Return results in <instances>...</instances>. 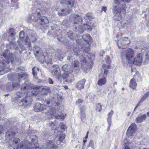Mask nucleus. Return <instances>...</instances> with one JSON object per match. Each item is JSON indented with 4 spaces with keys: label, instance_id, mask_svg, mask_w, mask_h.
<instances>
[{
    "label": "nucleus",
    "instance_id": "nucleus-1",
    "mask_svg": "<svg viewBox=\"0 0 149 149\" xmlns=\"http://www.w3.org/2000/svg\"><path fill=\"white\" fill-rule=\"evenodd\" d=\"M73 17L75 19V22L74 24H75L74 27V30L75 32H78L82 34L84 32V31L87 29L88 31H91L93 29V24L91 21V19H92V14L91 13H88L86 14L84 18L86 20H89V21H86V23H84L83 26H81L79 24H81L82 19L81 17L78 15L74 14Z\"/></svg>",
    "mask_w": 149,
    "mask_h": 149
},
{
    "label": "nucleus",
    "instance_id": "nucleus-2",
    "mask_svg": "<svg viewBox=\"0 0 149 149\" xmlns=\"http://www.w3.org/2000/svg\"><path fill=\"white\" fill-rule=\"evenodd\" d=\"M29 80L27 79L23 84L22 86L21 87V90L24 91V93H20V92H17V95L18 98H20L25 94L26 93L28 94L27 92L31 88H33V89H39L40 88V86H34L31 84L29 81ZM32 97L30 96L26 95L25 97L21 100V101L19 102L20 104H22L25 107H29L32 103Z\"/></svg>",
    "mask_w": 149,
    "mask_h": 149
},
{
    "label": "nucleus",
    "instance_id": "nucleus-3",
    "mask_svg": "<svg viewBox=\"0 0 149 149\" xmlns=\"http://www.w3.org/2000/svg\"><path fill=\"white\" fill-rule=\"evenodd\" d=\"M30 144L28 141H25L20 143L16 146L14 148L10 146L11 149H54L56 147L54 142L52 140H47L45 144H44L41 146V148H39L38 144L36 146L34 145L33 149L30 148Z\"/></svg>",
    "mask_w": 149,
    "mask_h": 149
},
{
    "label": "nucleus",
    "instance_id": "nucleus-4",
    "mask_svg": "<svg viewBox=\"0 0 149 149\" xmlns=\"http://www.w3.org/2000/svg\"><path fill=\"white\" fill-rule=\"evenodd\" d=\"M3 56L6 60H4L1 63L0 62V75L7 73L10 70L8 64L10 61L13 64L15 62L13 55L9 54L8 49L5 50Z\"/></svg>",
    "mask_w": 149,
    "mask_h": 149
},
{
    "label": "nucleus",
    "instance_id": "nucleus-5",
    "mask_svg": "<svg viewBox=\"0 0 149 149\" xmlns=\"http://www.w3.org/2000/svg\"><path fill=\"white\" fill-rule=\"evenodd\" d=\"M130 0H114V2L115 4H118V6H114L113 8V11L115 14L113 17L114 19L120 21L122 18V14H124L126 9V4L125 3L121 4L120 1L123 2L128 3Z\"/></svg>",
    "mask_w": 149,
    "mask_h": 149
},
{
    "label": "nucleus",
    "instance_id": "nucleus-6",
    "mask_svg": "<svg viewBox=\"0 0 149 149\" xmlns=\"http://www.w3.org/2000/svg\"><path fill=\"white\" fill-rule=\"evenodd\" d=\"M41 12L40 9H36L28 19V21L29 22H37L41 25L47 24L49 22L48 20L47 17L41 16Z\"/></svg>",
    "mask_w": 149,
    "mask_h": 149
},
{
    "label": "nucleus",
    "instance_id": "nucleus-7",
    "mask_svg": "<svg viewBox=\"0 0 149 149\" xmlns=\"http://www.w3.org/2000/svg\"><path fill=\"white\" fill-rule=\"evenodd\" d=\"M80 49V48L75 47L73 49V51L74 55L76 56H78L79 57V60L81 64V68L83 69L85 72L87 73L91 68V65L86 62V57L85 55H80L81 54L80 52H81Z\"/></svg>",
    "mask_w": 149,
    "mask_h": 149
},
{
    "label": "nucleus",
    "instance_id": "nucleus-8",
    "mask_svg": "<svg viewBox=\"0 0 149 149\" xmlns=\"http://www.w3.org/2000/svg\"><path fill=\"white\" fill-rule=\"evenodd\" d=\"M134 55V51L130 48L123 50L121 53L122 58L123 59H126L130 63L133 62L132 59Z\"/></svg>",
    "mask_w": 149,
    "mask_h": 149
},
{
    "label": "nucleus",
    "instance_id": "nucleus-9",
    "mask_svg": "<svg viewBox=\"0 0 149 149\" xmlns=\"http://www.w3.org/2000/svg\"><path fill=\"white\" fill-rule=\"evenodd\" d=\"M6 133V138L9 143L13 140V143L17 144L20 141V139L19 138H13L15 134V132L11 129H8Z\"/></svg>",
    "mask_w": 149,
    "mask_h": 149
},
{
    "label": "nucleus",
    "instance_id": "nucleus-10",
    "mask_svg": "<svg viewBox=\"0 0 149 149\" xmlns=\"http://www.w3.org/2000/svg\"><path fill=\"white\" fill-rule=\"evenodd\" d=\"M130 40L127 37L122 38L117 41V44L120 49L125 48L130 43Z\"/></svg>",
    "mask_w": 149,
    "mask_h": 149
},
{
    "label": "nucleus",
    "instance_id": "nucleus-11",
    "mask_svg": "<svg viewBox=\"0 0 149 149\" xmlns=\"http://www.w3.org/2000/svg\"><path fill=\"white\" fill-rule=\"evenodd\" d=\"M29 32L30 33L29 36L26 37V38L25 39V42L26 45H28L30 48L31 47V42H34L36 40V36L35 33L33 31Z\"/></svg>",
    "mask_w": 149,
    "mask_h": 149
},
{
    "label": "nucleus",
    "instance_id": "nucleus-12",
    "mask_svg": "<svg viewBox=\"0 0 149 149\" xmlns=\"http://www.w3.org/2000/svg\"><path fill=\"white\" fill-rule=\"evenodd\" d=\"M82 38L84 41L86 42V43L87 44V47L84 49V46H81V49L84 52L86 53L90 51V49L89 48V42L91 40V38L89 34H86V35H83L82 36Z\"/></svg>",
    "mask_w": 149,
    "mask_h": 149
},
{
    "label": "nucleus",
    "instance_id": "nucleus-13",
    "mask_svg": "<svg viewBox=\"0 0 149 149\" xmlns=\"http://www.w3.org/2000/svg\"><path fill=\"white\" fill-rule=\"evenodd\" d=\"M52 68L50 70L53 77L59 80L60 73L58 72V70L59 69L58 65H54Z\"/></svg>",
    "mask_w": 149,
    "mask_h": 149
},
{
    "label": "nucleus",
    "instance_id": "nucleus-14",
    "mask_svg": "<svg viewBox=\"0 0 149 149\" xmlns=\"http://www.w3.org/2000/svg\"><path fill=\"white\" fill-rule=\"evenodd\" d=\"M136 125L134 123H133L128 127L127 132V135L129 137L133 136L135 133Z\"/></svg>",
    "mask_w": 149,
    "mask_h": 149
},
{
    "label": "nucleus",
    "instance_id": "nucleus-15",
    "mask_svg": "<svg viewBox=\"0 0 149 149\" xmlns=\"http://www.w3.org/2000/svg\"><path fill=\"white\" fill-rule=\"evenodd\" d=\"M142 60V54H139L135 58H133L132 59L133 62H132L130 63L140 65L141 64Z\"/></svg>",
    "mask_w": 149,
    "mask_h": 149
},
{
    "label": "nucleus",
    "instance_id": "nucleus-16",
    "mask_svg": "<svg viewBox=\"0 0 149 149\" xmlns=\"http://www.w3.org/2000/svg\"><path fill=\"white\" fill-rule=\"evenodd\" d=\"M33 108L35 111H42L47 108V106L44 104H41L39 103H37L34 105Z\"/></svg>",
    "mask_w": 149,
    "mask_h": 149
},
{
    "label": "nucleus",
    "instance_id": "nucleus-17",
    "mask_svg": "<svg viewBox=\"0 0 149 149\" xmlns=\"http://www.w3.org/2000/svg\"><path fill=\"white\" fill-rule=\"evenodd\" d=\"M67 3V4L68 8L67 9L68 13H70L72 11V8L74 6V0H66Z\"/></svg>",
    "mask_w": 149,
    "mask_h": 149
},
{
    "label": "nucleus",
    "instance_id": "nucleus-18",
    "mask_svg": "<svg viewBox=\"0 0 149 149\" xmlns=\"http://www.w3.org/2000/svg\"><path fill=\"white\" fill-rule=\"evenodd\" d=\"M15 30L13 29L12 28L9 29L8 36V40L9 41L12 42L14 40V35L15 34Z\"/></svg>",
    "mask_w": 149,
    "mask_h": 149
},
{
    "label": "nucleus",
    "instance_id": "nucleus-19",
    "mask_svg": "<svg viewBox=\"0 0 149 149\" xmlns=\"http://www.w3.org/2000/svg\"><path fill=\"white\" fill-rule=\"evenodd\" d=\"M86 80L83 79L79 81L76 84V87L78 89H81L84 88Z\"/></svg>",
    "mask_w": 149,
    "mask_h": 149
},
{
    "label": "nucleus",
    "instance_id": "nucleus-20",
    "mask_svg": "<svg viewBox=\"0 0 149 149\" xmlns=\"http://www.w3.org/2000/svg\"><path fill=\"white\" fill-rule=\"evenodd\" d=\"M113 113V110H111L110 112L108 113V118H107V121H108V123L109 125L108 128L109 129L111 125V117L112 116V115Z\"/></svg>",
    "mask_w": 149,
    "mask_h": 149
},
{
    "label": "nucleus",
    "instance_id": "nucleus-21",
    "mask_svg": "<svg viewBox=\"0 0 149 149\" xmlns=\"http://www.w3.org/2000/svg\"><path fill=\"white\" fill-rule=\"evenodd\" d=\"M56 57L55 58L58 59L59 60L62 61L63 58V55L61 51H59L56 52L55 54Z\"/></svg>",
    "mask_w": 149,
    "mask_h": 149
},
{
    "label": "nucleus",
    "instance_id": "nucleus-22",
    "mask_svg": "<svg viewBox=\"0 0 149 149\" xmlns=\"http://www.w3.org/2000/svg\"><path fill=\"white\" fill-rule=\"evenodd\" d=\"M146 118V115L145 114L139 116L136 118V121L138 123H141Z\"/></svg>",
    "mask_w": 149,
    "mask_h": 149
},
{
    "label": "nucleus",
    "instance_id": "nucleus-23",
    "mask_svg": "<svg viewBox=\"0 0 149 149\" xmlns=\"http://www.w3.org/2000/svg\"><path fill=\"white\" fill-rule=\"evenodd\" d=\"M137 86L136 83L134 78L132 79L130 81L129 86L133 89H135Z\"/></svg>",
    "mask_w": 149,
    "mask_h": 149
},
{
    "label": "nucleus",
    "instance_id": "nucleus-24",
    "mask_svg": "<svg viewBox=\"0 0 149 149\" xmlns=\"http://www.w3.org/2000/svg\"><path fill=\"white\" fill-rule=\"evenodd\" d=\"M43 58H45V60L43 61L42 63H44L45 62L46 64H51L52 62V58L49 56H47L44 57H43Z\"/></svg>",
    "mask_w": 149,
    "mask_h": 149
},
{
    "label": "nucleus",
    "instance_id": "nucleus-25",
    "mask_svg": "<svg viewBox=\"0 0 149 149\" xmlns=\"http://www.w3.org/2000/svg\"><path fill=\"white\" fill-rule=\"evenodd\" d=\"M106 80L105 78H102L99 79L98 82L97 84L99 86H102L105 84L106 83Z\"/></svg>",
    "mask_w": 149,
    "mask_h": 149
},
{
    "label": "nucleus",
    "instance_id": "nucleus-26",
    "mask_svg": "<svg viewBox=\"0 0 149 149\" xmlns=\"http://www.w3.org/2000/svg\"><path fill=\"white\" fill-rule=\"evenodd\" d=\"M41 49V48L36 45H35L32 48V50L34 52H36L37 54H39Z\"/></svg>",
    "mask_w": 149,
    "mask_h": 149
},
{
    "label": "nucleus",
    "instance_id": "nucleus-27",
    "mask_svg": "<svg viewBox=\"0 0 149 149\" xmlns=\"http://www.w3.org/2000/svg\"><path fill=\"white\" fill-rule=\"evenodd\" d=\"M19 81V82L20 79H26L27 78L28 76L27 74L25 73H23L22 74H18Z\"/></svg>",
    "mask_w": 149,
    "mask_h": 149
},
{
    "label": "nucleus",
    "instance_id": "nucleus-28",
    "mask_svg": "<svg viewBox=\"0 0 149 149\" xmlns=\"http://www.w3.org/2000/svg\"><path fill=\"white\" fill-rule=\"evenodd\" d=\"M14 85L12 82L8 83L6 85V88L8 90L12 91L14 87Z\"/></svg>",
    "mask_w": 149,
    "mask_h": 149
},
{
    "label": "nucleus",
    "instance_id": "nucleus-29",
    "mask_svg": "<svg viewBox=\"0 0 149 149\" xmlns=\"http://www.w3.org/2000/svg\"><path fill=\"white\" fill-rule=\"evenodd\" d=\"M57 137H59V140L60 141H62L65 138V136L62 134L61 132L59 131L57 132Z\"/></svg>",
    "mask_w": 149,
    "mask_h": 149
},
{
    "label": "nucleus",
    "instance_id": "nucleus-30",
    "mask_svg": "<svg viewBox=\"0 0 149 149\" xmlns=\"http://www.w3.org/2000/svg\"><path fill=\"white\" fill-rule=\"evenodd\" d=\"M109 71L108 70L104 69V71L103 73H101L100 75V77H102L106 79L107 77V75L108 74Z\"/></svg>",
    "mask_w": 149,
    "mask_h": 149
},
{
    "label": "nucleus",
    "instance_id": "nucleus-31",
    "mask_svg": "<svg viewBox=\"0 0 149 149\" xmlns=\"http://www.w3.org/2000/svg\"><path fill=\"white\" fill-rule=\"evenodd\" d=\"M42 90L43 92L42 94L43 95H47L49 91V89L48 88L45 87L42 88Z\"/></svg>",
    "mask_w": 149,
    "mask_h": 149
},
{
    "label": "nucleus",
    "instance_id": "nucleus-32",
    "mask_svg": "<svg viewBox=\"0 0 149 149\" xmlns=\"http://www.w3.org/2000/svg\"><path fill=\"white\" fill-rule=\"evenodd\" d=\"M79 62L77 60H74L72 62V65L74 68H78L79 67Z\"/></svg>",
    "mask_w": 149,
    "mask_h": 149
},
{
    "label": "nucleus",
    "instance_id": "nucleus-33",
    "mask_svg": "<svg viewBox=\"0 0 149 149\" xmlns=\"http://www.w3.org/2000/svg\"><path fill=\"white\" fill-rule=\"evenodd\" d=\"M32 74L33 75V79H37V70L36 69L35 67H34L32 68Z\"/></svg>",
    "mask_w": 149,
    "mask_h": 149
},
{
    "label": "nucleus",
    "instance_id": "nucleus-34",
    "mask_svg": "<svg viewBox=\"0 0 149 149\" xmlns=\"http://www.w3.org/2000/svg\"><path fill=\"white\" fill-rule=\"evenodd\" d=\"M86 118V115L84 112V110H83L82 109H81V119L82 121L84 120Z\"/></svg>",
    "mask_w": 149,
    "mask_h": 149
},
{
    "label": "nucleus",
    "instance_id": "nucleus-35",
    "mask_svg": "<svg viewBox=\"0 0 149 149\" xmlns=\"http://www.w3.org/2000/svg\"><path fill=\"white\" fill-rule=\"evenodd\" d=\"M25 35L24 34V32L23 31H21L19 33V36L20 38V40L23 41L24 38L25 37Z\"/></svg>",
    "mask_w": 149,
    "mask_h": 149
},
{
    "label": "nucleus",
    "instance_id": "nucleus-36",
    "mask_svg": "<svg viewBox=\"0 0 149 149\" xmlns=\"http://www.w3.org/2000/svg\"><path fill=\"white\" fill-rule=\"evenodd\" d=\"M149 96V92L146 93L142 97L140 101V102H143L144 100L147 98Z\"/></svg>",
    "mask_w": 149,
    "mask_h": 149
},
{
    "label": "nucleus",
    "instance_id": "nucleus-37",
    "mask_svg": "<svg viewBox=\"0 0 149 149\" xmlns=\"http://www.w3.org/2000/svg\"><path fill=\"white\" fill-rule=\"evenodd\" d=\"M30 138L31 139L32 142H33L34 144V143H36V142H37V137L36 135L31 136Z\"/></svg>",
    "mask_w": 149,
    "mask_h": 149
},
{
    "label": "nucleus",
    "instance_id": "nucleus-38",
    "mask_svg": "<svg viewBox=\"0 0 149 149\" xmlns=\"http://www.w3.org/2000/svg\"><path fill=\"white\" fill-rule=\"evenodd\" d=\"M89 144L90 147H91L93 149H94L95 144L94 142L93 141V140H91L89 142Z\"/></svg>",
    "mask_w": 149,
    "mask_h": 149
},
{
    "label": "nucleus",
    "instance_id": "nucleus-39",
    "mask_svg": "<svg viewBox=\"0 0 149 149\" xmlns=\"http://www.w3.org/2000/svg\"><path fill=\"white\" fill-rule=\"evenodd\" d=\"M57 39L60 42H63V40L64 39V38H63L61 35H59L57 36Z\"/></svg>",
    "mask_w": 149,
    "mask_h": 149
},
{
    "label": "nucleus",
    "instance_id": "nucleus-40",
    "mask_svg": "<svg viewBox=\"0 0 149 149\" xmlns=\"http://www.w3.org/2000/svg\"><path fill=\"white\" fill-rule=\"evenodd\" d=\"M145 63L148 64L149 62V54H146L145 56V59L144 61Z\"/></svg>",
    "mask_w": 149,
    "mask_h": 149
},
{
    "label": "nucleus",
    "instance_id": "nucleus-41",
    "mask_svg": "<svg viewBox=\"0 0 149 149\" xmlns=\"http://www.w3.org/2000/svg\"><path fill=\"white\" fill-rule=\"evenodd\" d=\"M54 109L52 107L49 110L48 112L47 113V114L48 115H53L54 113Z\"/></svg>",
    "mask_w": 149,
    "mask_h": 149
},
{
    "label": "nucleus",
    "instance_id": "nucleus-42",
    "mask_svg": "<svg viewBox=\"0 0 149 149\" xmlns=\"http://www.w3.org/2000/svg\"><path fill=\"white\" fill-rule=\"evenodd\" d=\"M81 41L82 40L81 39H78L76 40V42L78 44L81 45L82 44Z\"/></svg>",
    "mask_w": 149,
    "mask_h": 149
},
{
    "label": "nucleus",
    "instance_id": "nucleus-43",
    "mask_svg": "<svg viewBox=\"0 0 149 149\" xmlns=\"http://www.w3.org/2000/svg\"><path fill=\"white\" fill-rule=\"evenodd\" d=\"M107 63L108 64H110L111 63V61L109 59V56H107L106 57Z\"/></svg>",
    "mask_w": 149,
    "mask_h": 149
},
{
    "label": "nucleus",
    "instance_id": "nucleus-44",
    "mask_svg": "<svg viewBox=\"0 0 149 149\" xmlns=\"http://www.w3.org/2000/svg\"><path fill=\"white\" fill-rule=\"evenodd\" d=\"M83 100L81 99H79L76 102V104H78L80 103H82L83 102Z\"/></svg>",
    "mask_w": 149,
    "mask_h": 149
},
{
    "label": "nucleus",
    "instance_id": "nucleus-45",
    "mask_svg": "<svg viewBox=\"0 0 149 149\" xmlns=\"http://www.w3.org/2000/svg\"><path fill=\"white\" fill-rule=\"evenodd\" d=\"M48 83L50 84H53V82L52 80L50 78H49L48 79Z\"/></svg>",
    "mask_w": 149,
    "mask_h": 149
},
{
    "label": "nucleus",
    "instance_id": "nucleus-46",
    "mask_svg": "<svg viewBox=\"0 0 149 149\" xmlns=\"http://www.w3.org/2000/svg\"><path fill=\"white\" fill-rule=\"evenodd\" d=\"M3 127L2 126L0 125V135L2 134L3 133Z\"/></svg>",
    "mask_w": 149,
    "mask_h": 149
},
{
    "label": "nucleus",
    "instance_id": "nucleus-47",
    "mask_svg": "<svg viewBox=\"0 0 149 149\" xmlns=\"http://www.w3.org/2000/svg\"><path fill=\"white\" fill-rule=\"evenodd\" d=\"M60 3L63 6H64L65 5V0H60Z\"/></svg>",
    "mask_w": 149,
    "mask_h": 149
},
{
    "label": "nucleus",
    "instance_id": "nucleus-48",
    "mask_svg": "<svg viewBox=\"0 0 149 149\" xmlns=\"http://www.w3.org/2000/svg\"><path fill=\"white\" fill-rule=\"evenodd\" d=\"M71 71H70V72L68 73H66V82H67L68 81V78L67 77L68 76V75L70 74V73H71Z\"/></svg>",
    "mask_w": 149,
    "mask_h": 149
},
{
    "label": "nucleus",
    "instance_id": "nucleus-49",
    "mask_svg": "<svg viewBox=\"0 0 149 149\" xmlns=\"http://www.w3.org/2000/svg\"><path fill=\"white\" fill-rule=\"evenodd\" d=\"M105 52H104L103 51H101L99 53V55L100 56H102L103 54H105Z\"/></svg>",
    "mask_w": 149,
    "mask_h": 149
},
{
    "label": "nucleus",
    "instance_id": "nucleus-50",
    "mask_svg": "<svg viewBox=\"0 0 149 149\" xmlns=\"http://www.w3.org/2000/svg\"><path fill=\"white\" fill-rule=\"evenodd\" d=\"M101 107H102V106L100 105V103H98L97 104V107L98 108H100V109L99 110V111H100L101 110V109H102Z\"/></svg>",
    "mask_w": 149,
    "mask_h": 149
},
{
    "label": "nucleus",
    "instance_id": "nucleus-51",
    "mask_svg": "<svg viewBox=\"0 0 149 149\" xmlns=\"http://www.w3.org/2000/svg\"><path fill=\"white\" fill-rule=\"evenodd\" d=\"M64 11V10H61V11H62V13H58V15H61L62 16H64V15H65L64 13H63Z\"/></svg>",
    "mask_w": 149,
    "mask_h": 149
},
{
    "label": "nucleus",
    "instance_id": "nucleus-52",
    "mask_svg": "<svg viewBox=\"0 0 149 149\" xmlns=\"http://www.w3.org/2000/svg\"><path fill=\"white\" fill-rule=\"evenodd\" d=\"M65 127L64 125H63V126L62 125L61 126V129L62 132H63L65 130Z\"/></svg>",
    "mask_w": 149,
    "mask_h": 149
},
{
    "label": "nucleus",
    "instance_id": "nucleus-53",
    "mask_svg": "<svg viewBox=\"0 0 149 149\" xmlns=\"http://www.w3.org/2000/svg\"><path fill=\"white\" fill-rule=\"evenodd\" d=\"M35 80V81H37L38 83H41L42 82V81L40 79H38L37 78V79H34Z\"/></svg>",
    "mask_w": 149,
    "mask_h": 149
},
{
    "label": "nucleus",
    "instance_id": "nucleus-54",
    "mask_svg": "<svg viewBox=\"0 0 149 149\" xmlns=\"http://www.w3.org/2000/svg\"><path fill=\"white\" fill-rule=\"evenodd\" d=\"M107 8L106 7H103L102 8V10H103L105 13L106 12V10H107Z\"/></svg>",
    "mask_w": 149,
    "mask_h": 149
},
{
    "label": "nucleus",
    "instance_id": "nucleus-55",
    "mask_svg": "<svg viewBox=\"0 0 149 149\" xmlns=\"http://www.w3.org/2000/svg\"><path fill=\"white\" fill-rule=\"evenodd\" d=\"M62 70L64 71L65 72V65H63L62 67Z\"/></svg>",
    "mask_w": 149,
    "mask_h": 149
},
{
    "label": "nucleus",
    "instance_id": "nucleus-56",
    "mask_svg": "<svg viewBox=\"0 0 149 149\" xmlns=\"http://www.w3.org/2000/svg\"><path fill=\"white\" fill-rule=\"evenodd\" d=\"M45 103H46L47 104L49 105L50 104V102L49 100H47L45 102Z\"/></svg>",
    "mask_w": 149,
    "mask_h": 149
},
{
    "label": "nucleus",
    "instance_id": "nucleus-57",
    "mask_svg": "<svg viewBox=\"0 0 149 149\" xmlns=\"http://www.w3.org/2000/svg\"><path fill=\"white\" fill-rule=\"evenodd\" d=\"M88 131L86 133V134L85 137V138L86 139L88 138Z\"/></svg>",
    "mask_w": 149,
    "mask_h": 149
},
{
    "label": "nucleus",
    "instance_id": "nucleus-58",
    "mask_svg": "<svg viewBox=\"0 0 149 149\" xmlns=\"http://www.w3.org/2000/svg\"><path fill=\"white\" fill-rule=\"evenodd\" d=\"M125 149H130V148L128 146H126L125 147Z\"/></svg>",
    "mask_w": 149,
    "mask_h": 149
},
{
    "label": "nucleus",
    "instance_id": "nucleus-59",
    "mask_svg": "<svg viewBox=\"0 0 149 149\" xmlns=\"http://www.w3.org/2000/svg\"><path fill=\"white\" fill-rule=\"evenodd\" d=\"M139 105V103L137 104V106L135 108V109H134V111L135 110V109L138 107V106Z\"/></svg>",
    "mask_w": 149,
    "mask_h": 149
},
{
    "label": "nucleus",
    "instance_id": "nucleus-60",
    "mask_svg": "<svg viewBox=\"0 0 149 149\" xmlns=\"http://www.w3.org/2000/svg\"><path fill=\"white\" fill-rule=\"evenodd\" d=\"M81 109H82L83 110H84V111L85 110V108L84 107H82L81 109Z\"/></svg>",
    "mask_w": 149,
    "mask_h": 149
},
{
    "label": "nucleus",
    "instance_id": "nucleus-61",
    "mask_svg": "<svg viewBox=\"0 0 149 149\" xmlns=\"http://www.w3.org/2000/svg\"><path fill=\"white\" fill-rule=\"evenodd\" d=\"M122 36L121 33H120L118 35H117L116 36V38L118 37V36Z\"/></svg>",
    "mask_w": 149,
    "mask_h": 149
},
{
    "label": "nucleus",
    "instance_id": "nucleus-62",
    "mask_svg": "<svg viewBox=\"0 0 149 149\" xmlns=\"http://www.w3.org/2000/svg\"><path fill=\"white\" fill-rule=\"evenodd\" d=\"M90 147V146L89 144L88 143V145L87 146L86 149L89 148Z\"/></svg>",
    "mask_w": 149,
    "mask_h": 149
},
{
    "label": "nucleus",
    "instance_id": "nucleus-63",
    "mask_svg": "<svg viewBox=\"0 0 149 149\" xmlns=\"http://www.w3.org/2000/svg\"><path fill=\"white\" fill-rule=\"evenodd\" d=\"M86 141H87V140H84L83 141V142L84 143V144L86 142Z\"/></svg>",
    "mask_w": 149,
    "mask_h": 149
},
{
    "label": "nucleus",
    "instance_id": "nucleus-64",
    "mask_svg": "<svg viewBox=\"0 0 149 149\" xmlns=\"http://www.w3.org/2000/svg\"><path fill=\"white\" fill-rule=\"evenodd\" d=\"M130 113H131L130 112H128L127 113V116H129L130 115Z\"/></svg>",
    "mask_w": 149,
    "mask_h": 149
}]
</instances>
